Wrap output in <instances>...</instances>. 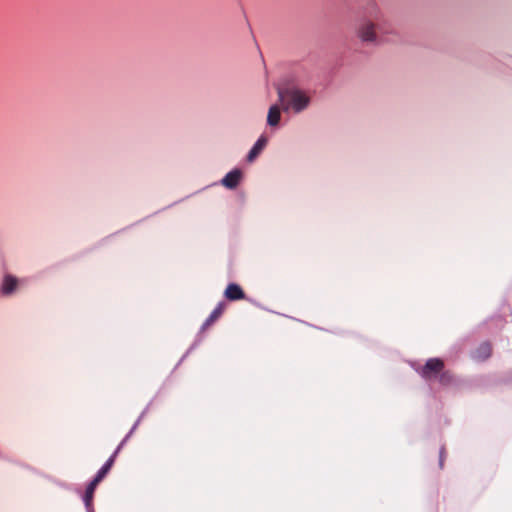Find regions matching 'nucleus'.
<instances>
[{
    "label": "nucleus",
    "instance_id": "nucleus-13",
    "mask_svg": "<svg viewBox=\"0 0 512 512\" xmlns=\"http://www.w3.org/2000/svg\"><path fill=\"white\" fill-rule=\"evenodd\" d=\"M116 455H117V451L114 452V454L106 461V463L104 464L106 467H108L109 469L112 468L113 464H114V461H115V458H116Z\"/></svg>",
    "mask_w": 512,
    "mask_h": 512
},
{
    "label": "nucleus",
    "instance_id": "nucleus-1",
    "mask_svg": "<svg viewBox=\"0 0 512 512\" xmlns=\"http://www.w3.org/2000/svg\"><path fill=\"white\" fill-rule=\"evenodd\" d=\"M278 97L285 111L292 108L295 113H300L310 104V97L297 88H278Z\"/></svg>",
    "mask_w": 512,
    "mask_h": 512
},
{
    "label": "nucleus",
    "instance_id": "nucleus-2",
    "mask_svg": "<svg viewBox=\"0 0 512 512\" xmlns=\"http://www.w3.org/2000/svg\"><path fill=\"white\" fill-rule=\"evenodd\" d=\"M357 35L363 42H376L377 35L375 32V24L369 20L362 21L358 26Z\"/></svg>",
    "mask_w": 512,
    "mask_h": 512
},
{
    "label": "nucleus",
    "instance_id": "nucleus-3",
    "mask_svg": "<svg viewBox=\"0 0 512 512\" xmlns=\"http://www.w3.org/2000/svg\"><path fill=\"white\" fill-rule=\"evenodd\" d=\"M444 367V363L439 358H431L429 359L422 369V375L425 378H430L432 375L439 373L442 371Z\"/></svg>",
    "mask_w": 512,
    "mask_h": 512
},
{
    "label": "nucleus",
    "instance_id": "nucleus-14",
    "mask_svg": "<svg viewBox=\"0 0 512 512\" xmlns=\"http://www.w3.org/2000/svg\"><path fill=\"white\" fill-rule=\"evenodd\" d=\"M445 448L442 447L440 449V454H439V465H440V468H443V464H444V459H445Z\"/></svg>",
    "mask_w": 512,
    "mask_h": 512
},
{
    "label": "nucleus",
    "instance_id": "nucleus-9",
    "mask_svg": "<svg viewBox=\"0 0 512 512\" xmlns=\"http://www.w3.org/2000/svg\"><path fill=\"white\" fill-rule=\"evenodd\" d=\"M281 119V112L278 105H272L267 115V123L269 126H277Z\"/></svg>",
    "mask_w": 512,
    "mask_h": 512
},
{
    "label": "nucleus",
    "instance_id": "nucleus-5",
    "mask_svg": "<svg viewBox=\"0 0 512 512\" xmlns=\"http://www.w3.org/2000/svg\"><path fill=\"white\" fill-rule=\"evenodd\" d=\"M224 296L229 301H238L245 298V293L240 285L230 283L224 291Z\"/></svg>",
    "mask_w": 512,
    "mask_h": 512
},
{
    "label": "nucleus",
    "instance_id": "nucleus-7",
    "mask_svg": "<svg viewBox=\"0 0 512 512\" xmlns=\"http://www.w3.org/2000/svg\"><path fill=\"white\" fill-rule=\"evenodd\" d=\"M224 310L225 304L223 302L219 303L204 322L203 329L209 328L214 322H216L221 317Z\"/></svg>",
    "mask_w": 512,
    "mask_h": 512
},
{
    "label": "nucleus",
    "instance_id": "nucleus-6",
    "mask_svg": "<svg viewBox=\"0 0 512 512\" xmlns=\"http://www.w3.org/2000/svg\"><path fill=\"white\" fill-rule=\"evenodd\" d=\"M241 177H242L241 171L238 169H235V170H232L229 173H227L221 182L225 187H227L229 189H234L238 186V184L241 180Z\"/></svg>",
    "mask_w": 512,
    "mask_h": 512
},
{
    "label": "nucleus",
    "instance_id": "nucleus-8",
    "mask_svg": "<svg viewBox=\"0 0 512 512\" xmlns=\"http://www.w3.org/2000/svg\"><path fill=\"white\" fill-rule=\"evenodd\" d=\"M266 144H267V139L264 136H261L256 141V143L254 144L252 149L249 151L247 160L249 162H252L261 153V151L264 149Z\"/></svg>",
    "mask_w": 512,
    "mask_h": 512
},
{
    "label": "nucleus",
    "instance_id": "nucleus-12",
    "mask_svg": "<svg viewBox=\"0 0 512 512\" xmlns=\"http://www.w3.org/2000/svg\"><path fill=\"white\" fill-rule=\"evenodd\" d=\"M452 381V376L448 373H443L441 376H440V382L442 384H449L450 382Z\"/></svg>",
    "mask_w": 512,
    "mask_h": 512
},
{
    "label": "nucleus",
    "instance_id": "nucleus-10",
    "mask_svg": "<svg viewBox=\"0 0 512 512\" xmlns=\"http://www.w3.org/2000/svg\"><path fill=\"white\" fill-rule=\"evenodd\" d=\"M98 484L99 483L92 480L86 488L85 495H84V502L88 509L92 506L94 492H95V489L98 486Z\"/></svg>",
    "mask_w": 512,
    "mask_h": 512
},
{
    "label": "nucleus",
    "instance_id": "nucleus-11",
    "mask_svg": "<svg viewBox=\"0 0 512 512\" xmlns=\"http://www.w3.org/2000/svg\"><path fill=\"white\" fill-rule=\"evenodd\" d=\"M111 469H109L108 467H106L105 465H103L101 467V469L97 472L96 476L94 477V481L97 482V483H100L104 478L105 476L108 474V472L110 471Z\"/></svg>",
    "mask_w": 512,
    "mask_h": 512
},
{
    "label": "nucleus",
    "instance_id": "nucleus-4",
    "mask_svg": "<svg viewBox=\"0 0 512 512\" xmlns=\"http://www.w3.org/2000/svg\"><path fill=\"white\" fill-rule=\"evenodd\" d=\"M18 287V279L10 274H7L3 277L0 292L2 295L8 296L16 291Z\"/></svg>",
    "mask_w": 512,
    "mask_h": 512
}]
</instances>
